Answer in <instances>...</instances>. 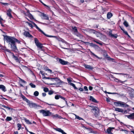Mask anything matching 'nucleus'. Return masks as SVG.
<instances>
[{
    "mask_svg": "<svg viewBox=\"0 0 134 134\" xmlns=\"http://www.w3.org/2000/svg\"><path fill=\"white\" fill-rule=\"evenodd\" d=\"M4 39L10 45L11 49L15 52H17L18 49L15 44V43H20V41L12 37L6 36H5Z\"/></svg>",
    "mask_w": 134,
    "mask_h": 134,
    "instance_id": "nucleus-1",
    "label": "nucleus"
},
{
    "mask_svg": "<svg viewBox=\"0 0 134 134\" xmlns=\"http://www.w3.org/2000/svg\"><path fill=\"white\" fill-rule=\"evenodd\" d=\"M29 21L31 23H30L29 22H26V23L28 24V25L31 28H32L33 27V25H34L35 26V27L36 28L38 29V30L39 31H40L41 32V33H42L43 34H44V35H45L46 36H47L48 37H55V38H56L57 37L56 36H49V35H46L40 29L37 25L33 21H30V20H29Z\"/></svg>",
    "mask_w": 134,
    "mask_h": 134,
    "instance_id": "nucleus-2",
    "label": "nucleus"
},
{
    "mask_svg": "<svg viewBox=\"0 0 134 134\" xmlns=\"http://www.w3.org/2000/svg\"><path fill=\"white\" fill-rule=\"evenodd\" d=\"M40 113H42L44 116H50L52 115V113L49 110L45 111L43 110H41L39 111Z\"/></svg>",
    "mask_w": 134,
    "mask_h": 134,
    "instance_id": "nucleus-3",
    "label": "nucleus"
},
{
    "mask_svg": "<svg viewBox=\"0 0 134 134\" xmlns=\"http://www.w3.org/2000/svg\"><path fill=\"white\" fill-rule=\"evenodd\" d=\"M101 51L102 54H103L104 57L109 60H110L111 59V58L108 55L107 53L105 51L102 49Z\"/></svg>",
    "mask_w": 134,
    "mask_h": 134,
    "instance_id": "nucleus-4",
    "label": "nucleus"
},
{
    "mask_svg": "<svg viewBox=\"0 0 134 134\" xmlns=\"http://www.w3.org/2000/svg\"><path fill=\"white\" fill-rule=\"evenodd\" d=\"M114 105L116 106L124 107V103L121 101H117L114 103Z\"/></svg>",
    "mask_w": 134,
    "mask_h": 134,
    "instance_id": "nucleus-5",
    "label": "nucleus"
},
{
    "mask_svg": "<svg viewBox=\"0 0 134 134\" xmlns=\"http://www.w3.org/2000/svg\"><path fill=\"white\" fill-rule=\"evenodd\" d=\"M54 129L57 131L61 133L62 134H67L66 133L64 132V131L61 128H55Z\"/></svg>",
    "mask_w": 134,
    "mask_h": 134,
    "instance_id": "nucleus-6",
    "label": "nucleus"
},
{
    "mask_svg": "<svg viewBox=\"0 0 134 134\" xmlns=\"http://www.w3.org/2000/svg\"><path fill=\"white\" fill-rule=\"evenodd\" d=\"M40 16L44 19L48 20L49 18L47 15L44 14V13H41L40 15Z\"/></svg>",
    "mask_w": 134,
    "mask_h": 134,
    "instance_id": "nucleus-7",
    "label": "nucleus"
},
{
    "mask_svg": "<svg viewBox=\"0 0 134 134\" xmlns=\"http://www.w3.org/2000/svg\"><path fill=\"white\" fill-rule=\"evenodd\" d=\"M59 61L60 64L63 65L68 64L69 63L68 62L64 61L61 59H59Z\"/></svg>",
    "mask_w": 134,
    "mask_h": 134,
    "instance_id": "nucleus-8",
    "label": "nucleus"
},
{
    "mask_svg": "<svg viewBox=\"0 0 134 134\" xmlns=\"http://www.w3.org/2000/svg\"><path fill=\"white\" fill-rule=\"evenodd\" d=\"M25 15L28 16L31 20L34 19L32 15L29 13V11H27V13L25 14Z\"/></svg>",
    "mask_w": 134,
    "mask_h": 134,
    "instance_id": "nucleus-9",
    "label": "nucleus"
},
{
    "mask_svg": "<svg viewBox=\"0 0 134 134\" xmlns=\"http://www.w3.org/2000/svg\"><path fill=\"white\" fill-rule=\"evenodd\" d=\"M27 103L30 108H33L37 107V105L36 104L33 103H30V101L29 102Z\"/></svg>",
    "mask_w": 134,
    "mask_h": 134,
    "instance_id": "nucleus-10",
    "label": "nucleus"
},
{
    "mask_svg": "<svg viewBox=\"0 0 134 134\" xmlns=\"http://www.w3.org/2000/svg\"><path fill=\"white\" fill-rule=\"evenodd\" d=\"M23 34L26 37H32V36L27 31L24 32Z\"/></svg>",
    "mask_w": 134,
    "mask_h": 134,
    "instance_id": "nucleus-11",
    "label": "nucleus"
},
{
    "mask_svg": "<svg viewBox=\"0 0 134 134\" xmlns=\"http://www.w3.org/2000/svg\"><path fill=\"white\" fill-rule=\"evenodd\" d=\"M127 118L130 119H133L134 118V113L131 114L129 115H126Z\"/></svg>",
    "mask_w": 134,
    "mask_h": 134,
    "instance_id": "nucleus-12",
    "label": "nucleus"
},
{
    "mask_svg": "<svg viewBox=\"0 0 134 134\" xmlns=\"http://www.w3.org/2000/svg\"><path fill=\"white\" fill-rule=\"evenodd\" d=\"M114 129V127H109L107 130V132L109 134H113V133L111 132V131L112 130Z\"/></svg>",
    "mask_w": 134,
    "mask_h": 134,
    "instance_id": "nucleus-13",
    "label": "nucleus"
},
{
    "mask_svg": "<svg viewBox=\"0 0 134 134\" xmlns=\"http://www.w3.org/2000/svg\"><path fill=\"white\" fill-rule=\"evenodd\" d=\"M51 116H52V117L54 119H60L61 118V116H60L58 115L57 114H56L55 115H53L52 114V115Z\"/></svg>",
    "mask_w": 134,
    "mask_h": 134,
    "instance_id": "nucleus-14",
    "label": "nucleus"
},
{
    "mask_svg": "<svg viewBox=\"0 0 134 134\" xmlns=\"http://www.w3.org/2000/svg\"><path fill=\"white\" fill-rule=\"evenodd\" d=\"M11 10L10 9H9L7 10V15L10 18L12 17V15L11 14Z\"/></svg>",
    "mask_w": 134,
    "mask_h": 134,
    "instance_id": "nucleus-15",
    "label": "nucleus"
},
{
    "mask_svg": "<svg viewBox=\"0 0 134 134\" xmlns=\"http://www.w3.org/2000/svg\"><path fill=\"white\" fill-rule=\"evenodd\" d=\"M84 66L85 68L89 70H92L93 69L92 67L90 65H87V64H85L84 65Z\"/></svg>",
    "mask_w": 134,
    "mask_h": 134,
    "instance_id": "nucleus-16",
    "label": "nucleus"
},
{
    "mask_svg": "<svg viewBox=\"0 0 134 134\" xmlns=\"http://www.w3.org/2000/svg\"><path fill=\"white\" fill-rule=\"evenodd\" d=\"M0 89L4 92H5L7 91L5 87L3 85H0Z\"/></svg>",
    "mask_w": 134,
    "mask_h": 134,
    "instance_id": "nucleus-17",
    "label": "nucleus"
},
{
    "mask_svg": "<svg viewBox=\"0 0 134 134\" xmlns=\"http://www.w3.org/2000/svg\"><path fill=\"white\" fill-rule=\"evenodd\" d=\"M21 97L26 102H29V100L28 99H27L22 94H21Z\"/></svg>",
    "mask_w": 134,
    "mask_h": 134,
    "instance_id": "nucleus-18",
    "label": "nucleus"
},
{
    "mask_svg": "<svg viewBox=\"0 0 134 134\" xmlns=\"http://www.w3.org/2000/svg\"><path fill=\"white\" fill-rule=\"evenodd\" d=\"M26 123L28 124H31L32 123L29 120L27 119L26 118H24V119Z\"/></svg>",
    "mask_w": 134,
    "mask_h": 134,
    "instance_id": "nucleus-19",
    "label": "nucleus"
},
{
    "mask_svg": "<svg viewBox=\"0 0 134 134\" xmlns=\"http://www.w3.org/2000/svg\"><path fill=\"white\" fill-rule=\"evenodd\" d=\"M13 58L17 62H19V60L18 58L13 53H12Z\"/></svg>",
    "mask_w": 134,
    "mask_h": 134,
    "instance_id": "nucleus-20",
    "label": "nucleus"
},
{
    "mask_svg": "<svg viewBox=\"0 0 134 134\" xmlns=\"http://www.w3.org/2000/svg\"><path fill=\"white\" fill-rule=\"evenodd\" d=\"M112 31H110L109 33V35L111 37H114L115 38H116L117 37V35H116L113 34L112 33Z\"/></svg>",
    "mask_w": 134,
    "mask_h": 134,
    "instance_id": "nucleus-21",
    "label": "nucleus"
},
{
    "mask_svg": "<svg viewBox=\"0 0 134 134\" xmlns=\"http://www.w3.org/2000/svg\"><path fill=\"white\" fill-rule=\"evenodd\" d=\"M113 78L114 79V80L116 81L117 82H120L121 83H124V81H121L119 79H118L117 78H116L115 77H113Z\"/></svg>",
    "mask_w": 134,
    "mask_h": 134,
    "instance_id": "nucleus-22",
    "label": "nucleus"
},
{
    "mask_svg": "<svg viewBox=\"0 0 134 134\" xmlns=\"http://www.w3.org/2000/svg\"><path fill=\"white\" fill-rule=\"evenodd\" d=\"M90 100L94 102H97V101L92 96H90Z\"/></svg>",
    "mask_w": 134,
    "mask_h": 134,
    "instance_id": "nucleus-23",
    "label": "nucleus"
},
{
    "mask_svg": "<svg viewBox=\"0 0 134 134\" xmlns=\"http://www.w3.org/2000/svg\"><path fill=\"white\" fill-rule=\"evenodd\" d=\"M115 110L119 112H122L123 111V110L122 109L118 108H115Z\"/></svg>",
    "mask_w": 134,
    "mask_h": 134,
    "instance_id": "nucleus-24",
    "label": "nucleus"
},
{
    "mask_svg": "<svg viewBox=\"0 0 134 134\" xmlns=\"http://www.w3.org/2000/svg\"><path fill=\"white\" fill-rule=\"evenodd\" d=\"M36 46H37V47L39 48L40 49H42L43 47L42 44L40 43H38V44H37Z\"/></svg>",
    "mask_w": 134,
    "mask_h": 134,
    "instance_id": "nucleus-25",
    "label": "nucleus"
},
{
    "mask_svg": "<svg viewBox=\"0 0 134 134\" xmlns=\"http://www.w3.org/2000/svg\"><path fill=\"white\" fill-rule=\"evenodd\" d=\"M107 17L108 19H110V18H111L112 16V15L111 13L109 12L107 14Z\"/></svg>",
    "mask_w": 134,
    "mask_h": 134,
    "instance_id": "nucleus-26",
    "label": "nucleus"
},
{
    "mask_svg": "<svg viewBox=\"0 0 134 134\" xmlns=\"http://www.w3.org/2000/svg\"><path fill=\"white\" fill-rule=\"evenodd\" d=\"M75 116V119H79V120H83V119L82 118L79 117V116L76 115L75 114H74Z\"/></svg>",
    "mask_w": 134,
    "mask_h": 134,
    "instance_id": "nucleus-27",
    "label": "nucleus"
},
{
    "mask_svg": "<svg viewBox=\"0 0 134 134\" xmlns=\"http://www.w3.org/2000/svg\"><path fill=\"white\" fill-rule=\"evenodd\" d=\"M95 34L97 37H100L101 36V34L100 33L96 31Z\"/></svg>",
    "mask_w": 134,
    "mask_h": 134,
    "instance_id": "nucleus-28",
    "label": "nucleus"
},
{
    "mask_svg": "<svg viewBox=\"0 0 134 134\" xmlns=\"http://www.w3.org/2000/svg\"><path fill=\"white\" fill-rule=\"evenodd\" d=\"M62 43L61 45L62 46H63V45L64 44H66V46L68 45V43L66 42L64 40H62Z\"/></svg>",
    "mask_w": 134,
    "mask_h": 134,
    "instance_id": "nucleus-29",
    "label": "nucleus"
},
{
    "mask_svg": "<svg viewBox=\"0 0 134 134\" xmlns=\"http://www.w3.org/2000/svg\"><path fill=\"white\" fill-rule=\"evenodd\" d=\"M123 24L126 27H128L129 26V24L128 22L126 21H125L123 23Z\"/></svg>",
    "mask_w": 134,
    "mask_h": 134,
    "instance_id": "nucleus-30",
    "label": "nucleus"
},
{
    "mask_svg": "<svg viewBox=\"0 0 134 134\" xmlns=\"http://www.w3.org/2000/svg\"><path fill=\"white\" fill-rule=\"evenodd\" d=\"M69 84L70 85L72 86L75 89H77V88L75 86V85L74 83H69Z\"/></svg>",
    "mask_w": 134,
    "mask_h": 134,
    "instance_id": "nucleus-31",
    "label": "nucleus"
},
{
    "mask_svg": "<svg viewBox=\"0 0 134 134\" xmlns=\"http://www.w3.org/2000/svg\"><path fill=\"white\" fill-rule=\"evenodd\" d=\"M12 118L11 117L7 116V117L6 119V121H9L12 120Z\"/></svg>",
    "mask_w": 134,
    "mask_h": 134,
    "instance_id": "nucleus-32",
    "label": "nucleus"
},
{
    "mask_svg": "<svg viewBox=\"0 0 134 134\" xmlns=\"http://www.w3.org/2000/svg\"><path fill=\"white\" fill-rule=\"evenodd\" d=\"M39 92L38 91H36L34 93V95L35 96H37L38 95Z\"/></svg>",
    "mask_w": 134,
    "mask_h": 134,
    "instance_id": "nucleus-33",
    "label": "nucleus"
},
{
    "mask_svg": "<svg viewBox=\"0 0 134 134\" xmlns=\"http://www.w3.org/2000/svg\"><path fill=\"white\" fill-rule=\"evenodd\" d=\"M17 126L18 128V130H19L20 129L21 126V124L19 123L17 124Z\"/></svg>",
    "mask_w": 134,
    "mask_h": 134,
    "instance_id": "nucleus-34",
    "label": "nucleus"
},
{
    "mask_svg": "<svg viewBox=\"0 0 134 134\" xmlns=\"http://www.w3.org/2000/svg\"><path fill=\"white\" fill-rule=\"evenodd\" d=\"M91 52V54L92 55L94 56H95V57H96L97 58H98L99 59H100V58L99 57L97 56V55H95V54H94V53H92V52Z\"/></svg>",
    "mask_w": 134,
    "mask_h": 134,
    "instance_id": "nucleus-35",
    "label": "nucleus"
},
{
    "mask_svg": "<svg viewBox=\"0 0 134 134\" xmlns=\"http://www.w3.org/2000/svg\"><path fill=\"white\" fill-rule=\"evenodd\" d=\"M32 88H35L36 87V85L32 83H30L29 84Z\"/></svg>",
    "mask_w": 134,
    "mask_h": 134,
    "instance_id": "nucleus-36",
    "label": "nucleus"
},
{
    "mask_svg": "<svg viewBox=\"0 0 134 134\" xmlns=\"http://www.w3.org/2000/svg\"><path fill=\"white\" fill-rule=\"evenodd\" d=\"M35 42L36 44V45L37 44H38V43H40L38 40L36 38H35Z\"/></svg>",
    "mask_w": 134,
    "mask_h": 134,
    "instance_id": "nucleus-37",
    "label": "nucleus"
},
{
    "mask_svg": "<svg viewBox=\"0 0 134 134\" xmlns=\"http://www.w3.org/2000/svg\"><path fill=\"white\" fill-rule=\"evenodd\" d=\"M60 95H55V98L56 99H58L60 98Z\"/></svg>",
    "mask_w": 134,
    "mask_h": 134,
    "instance_id": "nucleus-38",
    "label": "nucleus"
},
{
    "mask_svg": "<svg viewBox=\"0 0 134 134\" xmlns=\"http://www.w3.org/2000/svg\"><path fill=\"white\" fill-rule=\"evenodd\" d=\"M90 31L91 33H93L94 34H95L96 32L95 31L92 29H90Z\"/></svg>",
    "mask_w": 134,
    "mask_h": 134,
    "instance_id": "nucleus-39",
    "label": "nucleus"
},
{
    "mask_svg": "<svg viewBox=\"0 0 134 134\" xmlns=\"http://www.w3.org/2000/svg\"><path fill=\"white\" fill-rule=\"evenodd\" d=\"M123 32L126 35H127L129 37H130V36L128 35L127 32L126 31L124 30Z\"/></svg>",
    "mask_w": 134,
    "mask_h": 134,
    "instance_id": "nucleus-40",
    "label": "nucleus"
},
{
    "mask_svg": "<svg viewBox=\"0 0 134 134\" xmlns=\"http://www.w3.org/2000/svg\"><path fill=\"white\" fill-rule=\"evenodd\" d=\"M72 29L74 30V32H77V29L76 27H72Z\"/></svg>",
    "mask_w": 134,
    "mask_h": 134,
    "instance_id": "nucleus-41",
    "label": "nucleus"
},
{
    "mask_svg": "<svg viewBox=\"0 0 134 134\" xmlns=\"http://www.w3.org/2000/svg\"><path fill=\"white\" fill-rule=\"evenodd\" d=\"M44 91L45 92H47L48 91L49 89L47 88H44L43 89Z\"/></svg>",
    "mask_w": 134,
    "mask_h": 134,
    "instance_id": "nucleus-42",
    "label": "nucleus"
},
{
    "mask_svg": "<svg viewBox=\"0 0 134 134\" xmlns=\"http://www.w3.org/2000/svg\"><path fill=\"white\" fill-rule=\"evenodd\" d=\"M94 41L96 42L97 43L99 44L100 45L102 44V43L100 41H96L95 40H94Z\"/></svg>",
    "mask_w": 134,
    "mask_h": 134,
    "instance_id": "nucleus-43",
    "label": "nucleus"
},
{
    "mask_svg": "<svg viewBox=\"0 0 134 134\" xmlns=\"http://www.w3.org/2000/svg\"><path fill=\"white\" fill-rule=\"evenodd\" d=\"M53 91L51 90L49 91L48 92V94L49 95H51L52 94H53Z\"/></svg>",
    "mask_w": 134,
    "mask_h": 134,
    "instance_id": "nucleus-44",
    "label": "nucleus"
},
{
    "mask_svg": "<svg viewBox=\"0 0 134 134\" xmlns=\"http://www.w3.org/2000/svg\"><path fill=\"white\" fill-rule=\"evenodd\" d=\"M20 81L22 83H26V82L24 80L21 79H20Z\"/></svg>",
    "mask_w": 134,
    "mask_h": 134,
    "instance_id": "nucleus-45",
    "label": "nucleus"
},
{
    "mask_svg": "<svg viewBox=\"0 0 134 134\" xmlns=\"http://www.w3.org/2000/svg\"><path fill=\"white\" fill-rule=\"evenodd\" d=\"M67 81H68V82L69 84L71 81V79L70 78H68L67 79Z\"/></svg>",
    "mask_w": 134,
    "mask_h": 134,
    "instance_id": "nucleus-46",
    "label": "nucleus"
},
{
    "mask_svg": "<svg viewBox=\"0 0 134 134\" xmlns=\"http://www.w3.org/2000/svg\"><path fill=\"white\" fill-rule=\"evenodd\" d=\"M98 110V109L96 107H94L93 108V110H95L96 111H97Z\"/></svg>",
    "mask_w": 134,
    "mask_h": 134,
    "instance_id": "nucleus-47",
    "label": "nucleus"
},
{
    "mask_svg": "<svg viewBox=\"0 0 134 134\" xmlns=\"http://www.w3.org/2000/svg\"><path fill=\"white\" fill-rule=\"evenodd\" d=\"M47 104L50 105H52V106H57V105L56 104H49L48 103H46Z\"/></svg>",
    "mask_w": 134,
    "mask_h": 134,
    "instance_id": "nucleus-48",
    "label": "nucleus"
},
{
    "mask_svg": "<svg viewBox=\"0 0 134 134\" xmlns=\"http://www.w3.org/2000/svg\"><path fill=\"white\" fill-rule=\"evenodd\" d=\"M90 133L96 134L97 133V132L95 131H94L92 130H91L90 131Z\"/></svg>",
    "mask_w": 134,
    "mask_h": 134,
    "instance_id": "nucleus-49",
    "label": "nucleus"
},
{
    "mask_svg": "<svg viewBox=\"0 0 134 134\" xmlns=\"http://www.w3.org/2000/svg\"><path fill=\"white\" fill-rule=\"evenodd\" d=\"M111 100V99L110 98H107L106 100L108 102H110V100Z\"/></svg>",
    "mask_w": 134,
    "mask_h": 134,
    "instance_id": "nucleus-50",
    "label": "nucleus"
},
{
    "mask_svg": "<svg viewBox=\"0 0 134 134\" xmlns=\"http://www.w3.org/2000/svg\"><path fill=\"white\" fill-rule=\"evenodd\" d=\"M84 89L85 91H87L88 90L87 87V86H85L84 87Z\"/></svg>",
    "mask_w": 134,
    "mask_h": 134,
    "instance_id": "nucleus-51",
    "label": "nucleus"
},
{
    "mask_svg": "<svg viewBox=\"0 0 134 134\" xmlns=\"http://www.w3.org/2000/svg\"><path fill=\"white\" fill-rule=\"evenodd\" d=\"M43 79H51L52 80L53 79L49 77H44L43 78Z\"/></svg>",
    "mask_w": 134,
    "mask_h": 134,
    "instance_id": "nucleus-52",
    "label": "nucleus"
},
{
    "mask_svg": "<svg viewBox=\"0 0 134 134\" xmlns=\"http://www.w3.org/2000/svg\"><path fill=\"white\" fill-rule=\"evenodd\" d=\"M60 98L64 100L66 102H67L66 101V100H65V98H64V97L61 96L60 95Z\"/></svg>",
    "mask_w": 134,
    "mask_h": 134,
    "instance_id": "nucleus-53",
    "label": "nucleus"
},
{
    "mask_svg": "<svg viewBox=\"0 0 134 134\" xmlns=\"http://www.w3.org/2000/svg\"><path fill=\"white\" fill-rule=\"evenodd\" d=\"M93 88L92 87L90 86L89 87V89L90 90H92L93 89Z\"/></svg>",
    "mask_w": 134,
    "mask_h": 134,
    "instance_id": "nucleus-54",
    "label": "nucleus"
},
{
    "mask_svg": "<svg viewBox=\"0 0 134 134\" xmlns=\"http://www.w3.org/2000/svg\"><path fill=\"white\" fill-rule=\"evenodd\" d=\"M46 71H49L50 72L52 73V71L50 69H47L46 70Z\"/></svg>",
    "mask_w": 134,
    "mask_h": 134,
    "instance_id": "nucleus-55",
    "label": "nucleus"
},
{
    "mask_svg": "<svg viewBox=\"0 0 134 134\" xmlns=\"http://www.w3.org/2000/svg\"><path fill=\"white\" fill-rule=\"evenodd\" d=\"M76 36L78 37H81V35L79 33H77L76 34Z\"/></svg>",
    "mask_w": 134,
    "mask_h": 134,
    "instance_id": "nucleus-56",
    "label": "nucleus"
},
{
    "mask_svg": "<svg viewBox=\"0 0 134 134\" xmlns=\"http://www.w3.org/2000/svg\"><path fill=\"white\" fill-rule=\"evenodd\" d=\"M42 95L43 97H45L46 95V94L45 93H42Z\"/></svg>",
    "mask_w": 134,
    "mask_h": 134,
    "instance_id": "nucleus-57",
    "label": "nucleus"
},
{
    "mask_svg": "<svg viewBox=\"0 0 134 134\" xmlns=\"http://www.w3.org/2000/svg\"><path fill=\"white\" fill-rule=\"evenodd\" d=\"M6 51L9 53H11L12 54V52L10 51V50L9 49H7L6 50Z\"/></svg>",
    "mask_w": 134,
    "mask_h": 134,
    "instance_id": "nucleus-58",
    "label": "nucleus"
},
{
    "mask_svg": "<svg viewBox=\"0 0 134 134\" xmlns=\"http://www.w3.org/2000/svg\"><path fill=\"white\" fill-rule=\"evenodd\" d=\"M114 74H120V75H124V74L123 73H114Z\"/></svg>",
    "mask_w": 134,
    "mask_h": 134,
    "instance_id": "nucleus-59",
    "label": "nucleus"
},
{
    "mask_svg": "<svg viewBox=\"0 0 134 134\" xmlns=\"http://www.w3.org/2000/svg\"><path fill=\"white\" fill-rule=\"evenodd\" d=\"M5 108L6 109L8 110H9L11 109L10 108L8 107H6Z\"/></svg>",
    "mask_w": 134,
    "mask_h": 134,
    "instance_id": "nucleus-60",
    "label": "nucleus"
},
{
    "mask_svg": "<svg viewBox=\"0 0 134 134\" xmlns=\"http://www.w3.org/2000/svg\"><path fill=\"white\" fill-rule=\"evenodd\" d=\"M14 134H18V132L17 131L14 132Z\"/></svg>",
    "mask_w": 134,
    "mask_h": 134,
    "instance_id": "nucleus-61",
    "label": "nucleus"
},
{
    "mask_svg": "<svg viewBox=\"0 0 134 134\" xmlns=\"http://www.w3.org/2000/svg\"><path fill=\"white\" fill-rule=\"evenodd\" d=\"M79 90L80 91H83V88H80L79 89Z\"/></svg>",
    "mask_w": 134,
    "mask_h": 134,
    "instance_id": "nucleus-62",
    "label": "nucleus"
},
{
    "mask_svg": "<svg viewBox=\"0 0 134 134\" xmlns=\"http://www.w3.org/2000/svg\"><path fill=\"white\" fill-rule=\"evenodd\" d=\"M120 28L121 30H122L123 31L125 30L123 27H120Z\"/></svg>",
    "mask_w": 134,
    "mask_h": 134,
    "instance_id": "nucleus-63",
    "label": "nucleus"
},
{
    "mask_svg": "<svg viewBox=\"0 0 134 134\" xmlns=\"http://www.w3.org/2000/svg\"><path fill=\"white\" fill-rule=\"evenodd\" d=\"M1 107H3L4 108H6V106H5V105H1Z\"/></svg>",
    "mask_w": 134,
    "mask_h": 134,
    "instance_id": "nucleus-64",
    "label": "nucleus"
}]
</instances>
